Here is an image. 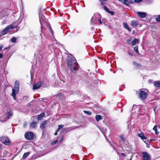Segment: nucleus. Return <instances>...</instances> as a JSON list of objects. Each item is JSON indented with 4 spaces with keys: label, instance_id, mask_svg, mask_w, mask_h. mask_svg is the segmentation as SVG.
Wrapping results in <instances>:
<instances>
[{
    "label": "nucleus",
    "instance_id": "obj_1",
    "mask_svg": "<svg viewBox=\"0 0 160 160\" xmlns=\"http://www.w3.org/2000/svg\"><path fill=\"white\" fill-rule=\"evenodd\" d=\"M76 62L74 58L68 59L67 61L68 68H70L72 71L78 70L79 66Z\"/></svg>",
    "mask_w": 160,
    "mask_h": 160
},
{
    "label": "nucleus",
    "instance_id": "obj_2",
    "mask_svg": "<svg viewBox=\"0 0 160 160\" xmlns=\"http://www.w3.org/2000/svg\"><path fill=\"white\" fill-rule=\"evenodd\" d=\"M19 82L18 81H16L15 82L14 86V89L13 88L12 89V93L11 95L13 97V99L15 100L16 98V93H18L19 91Z\"/></svg>",
    "mask_w": 160,
    "mask_h": 160
},
{
    "label": "nucleus",
    "instance_id": "obj_3",
    "mask_svg": "<svg viewBox=\"0 0 160 160\" xmlns=\"http://www.w3.org/2000/svg\"><path fill=\"white\" fill-rule=\"evenodd\" d=\"M12 116L9 112H7L2 117L0 118V121L1 122H5L7 121L9 118H11Z\"/></svg>",
    "mask_w": 160,
    "mask_h": 160
},
{
    "label": "nucleus",
    "instance_id": "obj_4",
    "mask_svg": "<svg viewBox=\"0 0 160 160\" xmlns=\"http://www.w3.org/2000/svg\"><path fill=\"white\" fill-rule=\"evenodd\" d=\"M0 141L5 145H9L10 143V140L6 137L0 138Z\"/></svg>",
    "mask_w": 160,
    "mask_h": 160
},
{
    "label": "nucleus",
    "instance_id": "obj_5",
    "mask_svg": "<svg viewBox=\"0 0 160 160\" xmlns=\"http://www.w3.org/2000/svg\"><path fill=\"white\" fill-rule=\"evenodd\" d=\"M100 15L99 14H97L94 15L92 17L91 19V22L93 23H95L94 22L95 19H96L97 18H98V20L100 24H102V22L101 20V17H99Z\"/></svg>",
    "mask_w": 160,
    "mask_h": 160
},
{
    "label": "nucleus",
    "instance_id": "obj_6",
    "mask_svg": "<svg viewBox=\"0 0 160 160\" xmlns=\"http://www.w3.org/2000/svg\"><path fill=\"white\" fill-rule=\"evenodd\" d=\"M33 133L31 132H26L24 136L25 138L28 140H32L33 138Z\"/></svg>",
    "mask_w": 160,
    "mask_h": 160
},
{
    "label": "nucleus",
    "instance_id": "obj_7",
    "mask_svg": "<svg viewBox=\"0 0 160 160\" xmlns=\"http://www.w3.org/2000/svg\"><path fill=\"white\" fill-rule=\"evenodd\" d=\"M147 93L144 91L140 90L139 97L142 100L145 99L147 98Z\"/></svg>",
    "mask_w": 160,
    "mask_h": 160
},
{
    "label": "nucleus",
    "instance_id": "obj_8",
    "mask_svg": "<svg viewBox=\"0 0 160 160\" xmlns=\"http://www.w3.org/2000/svg\"><path fill=\"white\" fill-rule=\"evenodd\" d=\"M142 154L143 160H151V157L147 152H143Z\"/></svg>",
    "mask_w": 160,
    "mask_h": 160
},
{
    "label": "nucleus",
    "instance_id": "obj_9",
    "mask_svg": "<svg viewBox=\"0 0 160 160\" xmlns=\"http://www.w3.org/2000/svg\"><path fill=\"white\" fill-rule=\"evenodd\" d=\"M137 13L138 15L141 18H145L146 16V13L144 12H138Z\"/></svg>",
    "mask_w": 160,
    "mask_h": 160
},
{
    "label": "nucleus",
    "instance_id": "obj_10",
    "mask_svg": "<svg viewBox=\"0 0 160 160\" xmlns=\"http://www.w3.org/2000/svg\"><path fill=\"white\" fill-rule=\"evenodd\" d=\"M41 83L40 82H38L34 84L33 86V90L37 89L39 88L41 85Z\"/></svg>",
    "mask_w": 160,
    "mask_h": 160
},
{
    "label": "nucleus",
    "instance_id": "obj_11",
    "mask_svg": "<svg viewBox=\"0 0 160 160\" xmlns=\"http://www.w3.org/2000/svg\"><path fill=\"white\" fill-rule=\"evenodd\" d=\"M138 136L142 140H143V141L145 142H146V138L144 136L143 133H141L138 134Z\"/></svg>",
    "mask_w": 160,
    "mask_h": 160
},
{
    "label": "nucleus",
    "instance_id": "obj_12",
    "mask_svg": "<svg viewBox=\"0 0 160 160\" xmlns=\"http://www.w3.org/2000/svg\"><path fill=\"white\" fill-rule=\"evenodd\" d=\"M56 97L60 100L64 98V96L62 93H59L56 96Z\"/></svg>",
    "mask_w": 160,
    "mask_h": 160
},
{
    "label": "nucleus",
    "instance_id": "obj_13",
    "mask_svg": "<svg viewBox=\"0 0 160 160\" xmlns=\"http://www.w3.org/2000/svg\"><path fill=\"white\" fill-rule=\"evenodd\" d=\"M138 22L137 21H132L131 22L130 25L133 27H135L138 25Z\"/></svg>",
    "mask_w": 160,
    "mask_h": 160
},
{
    "label": "nucleus",
    "instance_id": "obj_14",
    "mask_svg": "<svg viewBox=\"0 0 160 160\" xmlns=\"http://www.w3.org/2000/svg\"><path fill=\"white\" fill-rule=\"evenodd\" d=\"M154 85L155 87L157 88H160V81H154Z\"/></svg>",
    "mask_w": 160,
    "mask_h": 160
},
{
    "label": "nucleus",
    "instance_id": "obj_15",
    "mask_svg": "<svg viewBox=\"0 0 160 160\" xmlns=\"http://www.w3.org/2000/svg\"><path fill=\"white\" fill-rule=\"evenodd\" d=\"M37 124V122L36 121L32 122L30 124V128H34L36 127V125Z\"/></svg>",
    "mask_w": 160,
    "mask_h": 160
},
{
    "label": "nucleus",
    "instance_id": "obj_16",
    "mask_svg": "<svg viewBox=\"0 0 160 160\" xmlns=\"http://www.w3.org/2000/svg\"><path fill=\"white\" fill-rule=\"evenodd\" d=\"M123 26L124 28L128 30V31L131 32V29L129 28L128 24L126 23H123Z\"/></svg>",
    "mask_w": 160,
    "mask_h": 160
},
{
    "label": "nucleus",
    "instance_id": "obj_17",
    "mask_svg": "<svg viewBox=\"0 0 160 160\" xmlns=\"http://www.w3.org/2000/svg\"><path fill=\"white\" fill-rule=\"evenodd\" d=\"M46 124L47 121H44L41 123L40 128H41L43 129L46 127Z\"/></svg>",
    "mask_w": 160,
    "mask_h": 160
},
{
    "label": "nucleus",
    "instance_id": "obj_18",
    "mask_svg": "<svg viewBox=\"0 0 160 160\" xmlns=\"http://www.w3.org/2000/svg\"><path fill=\"white\" fill-rule=\"evenodd\" d=\"M8 31V28L6 27L2 32L1 34L2 35H4L6 34Z\"/></svg>",
    "mask_w": 160,
    "mask_h": 160
},
{
    "label": "nucleus",
    "instance_id": "obj_19",
    "mask_svg": "<svg viewBox=\"0 0 160 160\" xmlns=\"http://www.w3.org/2000/svg\"><path fill=\"white\" fill-rule=\"evenodd\" d=\"M139 41L138 39L136 38H134L132 42V44L133 45H135L137 44L138 43Z\"/></svg>",
    "mask_w": 160,
    "mask_h": 160
},
{
    "label": "nucleus",
    "instance_id": "obj_20",
    "mask_svg": "<svg viewBox=\"0 0 160 160\" xmlns=\"http://www.w3.org/2000/svg\"><path fill=\"white\" fill-rule=\"evenodd\" d=\"M45 114L44 113H42L38 115V120H41L42 118L44 117Z\"/></svg>",
    "mask_w": 160,
    "mask_h": 160
},
{
    "label": "nucleus",
    "instance_id": "obj_21",
    "mask_svg": "<svg viewBox=\"0 0 160 160\" xmlns=\"http://www.w3.org/2000/svg\"><path fill=\"white\" fill-rule=\"evenodd\" d=\"M133 64L136 66V68H139L141 67V65L140 64L137 63L135 62H133Z\"/></svg>",
    "mask_w": 160,
    "mask_h": 160
},
{
    "label": "nucleus",
    "instance_id": "obj_22",
    "mask_svg": "<svg viewBox=\"0 0 160 160\" xmlns=\"http://www.w3.org/2000/svg\"><path fill=\"white\" fill-rule=\"evenodd\" d=\"M29 153L28 152L25 153L22 157V158L25 159L29 155Z\"/></svg>",
    "mask_w": 160,
    "mask_h": 160
},
{
    "label": "nucleus",
    "instance_id": "obj_23",
    "mask_svg": "<svg viewBox=\"0 0 160 160\" xmlns=\"http://www.w3.org/2000/svg\"><path fill=\"white\" fill-rule=\"evenodd\" d=\"M96 120L98 121L102 119L101 116L100 115H97L95 117Z\"/></svg>",
    "mask_w": 160,
    "mask_h": 160
},
{
    "label": "nucleus",
    "instance_id": "obj_24",
    "mask_svg": "<svg viewBox=\"0 0 160 160\" xmlns=\"http://www.w3.org/2000/svg\"><path fill=\"white\" fill-rule=\"evenodd\" d=\"M153 130L155 131V134L157 135H158L159 133V132H157V126L156 125H155L153 128Z\"/></svg>",
    "mask_w": 160,
    "mask_h": 160
},
{
    "label": "nucleus",
    "instance_id": "obj_25",
    "mask_svg": "<svg viewBox=\"0 0 160 160\" xmlns=\"http://www.w3.org/2000/svg\"><path fill=\"white\" fill-rule=\"evenodd\" d=\"M6 28H8L9 30V29H12L14 28V27L12 25H9L7 26Z\"/></svg>",
    "mask_w": 160,
    "mask_h": 160
},
{
    "label": "nucleus",
    "instance_id": "obj_26",
    "mask_svg": "<svg viewBox=\"0 0 160 160\" xmlns=\"http://www.w3.org/2000/svg\"><path fill=\"white\" fill-rule=\"evenodd\" d=\"M16 39L15 37H13L11 39V42L12 43H15L16 42Z\"/></svg>",
    "mask_w": 160,
    "mask_h": 160
},
{
    "label": "nucleus",
    "instance_id": "obj_27",
    "mask_svg": "<svg viewBox=\"0 0 160 160\" xmlns=\"http://www.w3.org/2000/svg\"><path fill=\"white\" fill-rule=\"evenodd\" d=\"M134 51H135V52L137 54H138L139 53V52H138V47H137V46L135 47L134 48Z\"/></svg>",
    "mask_w": 160,
    "mask_h": 160
},
{
    "label": "nucleus",
    "instance_id": "obj_28",
    "mask_svg": "<svg viewBox=\"0 0 160 160\" xmlns=\"http://www.w3.org/2000/svg\"><path fill=\"white\" fill-rule=\"evenodd\" d=\"M122 3L123 4L127 6H128L129 4V2H128V1H126V0H124Z\"/></svg>",
    "mask_w": 160,
    "mask_h": 160
},
{
    "label": "nucleus",
    "instance_id": "obj_29",
    "mask_svg": "<svg viewBox=\"0 0 160 160\" xmlns=\"http://www.w3.org/2000/svg\"><path fill=\"white\" fill-rule=\"evenodd\" d=\"M64 127L63 125H60L58 126V131H59L60 129Z\"/></svg>",
    "mask_w": 160,
    "mask_h": 160
},
{
    "label": "nucleus",
    "instance_id": "obj_30",
    "mask_svg": "<svg viewBox=\"0 0 160 160\" xmlns=\"http://www.w3.org/2000/svg\"><path fill=\"white\" fill-rule=\"evenodd\" d=\"M103 9L107 12L108 13L109 12V9L106 6H104L103 7Z\"/></svg>",
    "mask_w": 160,
    "mask_h": 160
},
{
    "label": "nucleus",
    "instance_id": "obj_31",
    "mask_svg": "<svg viewBox=\"0 0 160 160\" xmlns=\"http://www.w3.org/2000/svg\"><path fill=\"white\" fill-rule=\"evenodd\" d=\"M84 112L85 113L87 114L88 115H91L92 114V113L91 112L88 111H84Z\"/></svg>",
    "mask_w": 160,
    "mask_h": 160
},
{
    "label": "nucleus",
    "instance_id": "obj_32",
    "mask_svg": "<svg viewBox=\"0 0 160 160\" xmlns=\"http://www.w3.org/2000/svg\"><path fill=\"white\" fill-rule=\"evenodd\" d=\"M156 20L159 22H160V15L157 16L156 18Z\"/></svg>",
    "mask_w": 160,
    "mask_h": 160
},
{
    "label": "nucleus",
    "instance_id": "obj_33",
    "mask_svg": "<svg viewBox=\"0 0 160 160\" xmlns=\"http://www.w3.org/2000/svg\"><path fill=\"white\" fill-rule=\"evenodd\" d=\"M120 137L122 140L123 141H125V138L122 135H121L120 136Z\"/></svg>",
    "mask_w": 160,
    "mask_h": 160
},
{
    "label": "nucleus",
    "instance_id": "obj_34",
    "mask_svg": "<svg viewBox=\"0 0 160 160\" xmlns=\"http://www.w3.org/2000/svg\"><path fill=\"white\" fill-rule=\"evenodd\" d=\"M142 0H134V1L137 3H139L142 2Z\"/></svg>",
    "mask_w": 160,
    "mask_h": 160
},
{
    "label": "nucleus",
    "instance_id": "obj_35",
    "mask_svg": "<svg viewBox=\"0 0 160 160\" xmlns=\"http://www.w3.org/2000/svg\"><path fill=\"white\" fill-rule=\"evenodd\" d=\"M65 131V128L63 129L60 132V133L62 134Z\"/></svg>",
    "mask_w": 160,
    "mask_h": 160
},
{
    "label": "nucleus",
    "instance_id": "obj_36",
    "mask_svg": "<svg viewBox=\"0 0 160 160\" xmlns=\"http://www.w3.org/2000/svg\"><path fill=\"white\" fill-rule=\"evenodd\" d=\"M57 142H58V141L57 140H55L52 142V144H55Z\"/></svg>",
    "mask_w": 160,
    "mask_h": 160
},
{
    "label": "nucleus",
    "instance_id": "obj_37",
    "mask_svg": "<svg viewBox=\"0 0 160 160\" xmlns=\"http://www.w3.org/2000/svg\"><path fill=\"white\" fill-rule=\"evenodd\" d=\"M108 13H110L111 15H113L114 14V12H112V11H109V12Z\"/></svg>",
    "mask_w": 160,
    "mask_h": 160
},
{
    "label": "nucleus",
    "instance_id": "obj_38",
    "mask_svg": "<svg viewBox=\"0 0 160 160\" xmlns=\"http://www.w3.org/2000/svg\"><path fill=\"white\" fill-rule=\"evenodd\" d=\"M3 47V46L2 45H0V50L2 49Z\"/></svg>",
    "mask_w": 160,
    "mask_h": 160
},
{
    "label": "nucleus",
    "instance_id": "obj_39",
    "mask_svg": "<svg viewBox=\"0 0 160 160\" xmlns=\"http://www.w3.org/2000/svg\"><path fill=\"white\" fill-rule=\"evenodd\" d=\"M3 57V54L2 53H0V58H1Z\"/></svg>",
    "mask_w": 160,
    "mask_h": 160
},
{
    "label": "nucleus",
    "instance_id": "obj_40",
    "mask_svg": "<svg viewBox=\"0 0 160 160\" xmlns=\"http://www.w3.org/2000/svg\"><path fill=\"white\" fill-rule=\"evenodd\" d=\"M157 108V107H155L153 108V111L154 112H155V111Z\"/></svg>",
    "mask_w": 160,
    "mask_h": 160
},
{
    "label": "nucleus",
    "instance_id": "obj_41",
    "mask_svg": "<svg viewBox=\"0 0 160 160\" xmlns=\"http://www.w3.org/2000/svg\"><path fill=\"white\" fill-rule=\"evenodd\" d=\"M128 2H129V3H133V2L132 1H129Z\"/></svg>",
    "mask_w": 160,
    "mask_h": 160
},
{
    "label": "nucleus",
    "instance_id": "obj_42",
    "mask_svg": "<svg viewBox=\"0 0 160 160\" xmlns=\"http://www.w3.org/2000/svg\"><path fill=\"white\" fill-rule=\"evenodd\" d=\"M58 130H57L56 131V132H55L54 133V135H56L57 134L58 132Z\"/></svg>",
    "mask_w": 160,
    "mask_h": 160
},
{
    "label": "nucleus",
    "instance_id": "obj_43",
    "mask_svg": "<svg viewBox=\"0 0 160 160\" xmlns=\"http://www.w3.org/2000/svg\"><path fill=\"white\" fill-rule=\"evenodd\" d=\"M121 154L123 157L125 156H126V154L125 153H122Z\"/></svg>",
    "mask_w": 160,
    "mask_h": 160
},
{
    "label": "nucleus",
    "instance_id": "obj_44",
    "mask_svg": "<svg viewBox=\"0 0 160 160\" xmlns=\"http://www.w3.org/2000/svg\"><path fill=\"white\" fill-rule=\"evenodd\" d=\"M9 48V47H8V48H5L4 49V50H6L7 49H8V48Z\"/></svg>",
    "mask_w": 160,
    "mask_h": 160
},
{
    "label": "nucleus",
    "instance_id": "obj_45",
    "mask_svg": "<svg viewBox=\"0 0 160 160\" xmlns=\"http://www.w3.org/2000/svg\"><path fill=\"white\" fill-rule=\"evenodd\" d=\"M33 119H35L36 118V117L35 116H33L32 117Z\"/></svg>",
    "mask_w": 160,
    "mask_h": 160
},
{
    "label": "nucleus",
    "instance_id": "obj_46",
    "mask_svg": "<svg viewBox=\"0 0 160 160\" xmlns=\"http://www.w3.org/2000/svg\"><path fill=\"white\" fill-rule=\"evenodd\" d=\"M119 1H120V2H123V1H124V0H118Z\"/></svg>",
    "mask_w": 160,
    "mask_h": 160
},
{
    "label": "nucleus",
    "instance_id": "obj_47",
    "mask_svg": "<svg viewBox=\"0 0 160 160\" xmlns=\"http://www.w3.org/2000/svg\"><path fill=\"white\" fill-rule=\"evenodd\" d=\"M128 54L130 55H132V54H131V53L128 52Z\"/></svg>",
    "mask_w": 160,
    "mask_h": 160
},
{
    "label": "nucleus",
    "instance_id": "obj_48",
    "mask_svg": "<svg viewBox=\"0 0 160 160\" xmlns=\"http://www.w3.org/2000/svg\"><path fill=\"white\" fill-rule=\"evenodd\" d=\"M1 160H6L5 159H2Z\"/></svg>",
    "mask_w": 160,
    "mask_h": 160
},
{
    "label": "nucleus",
    "instance_id": "obj_49",
    "mask_svg": "<svg viewBox=\"0 0 160 160\" xmlns=\"http://www.w3.org/2000/svg\"><path fill=\"white\" fill-rule=\"evenodd\" d=\"M129 160H132V158H131V159H129Z\"/></svg>",
    "mask_w": 160,
    "mask_h": 160
},
{
    "label": "nucleus",
    "instance_id": "obj_50",
    "mask_svg": "<svg viewBox=\"0 0 160 160\" xmlns=\"http://www.w3.org/2000/svg\"><path fill=\"white\" fill-rule=\"evenodd\" d=\"M104 1H107L108 0H103Z\"/></svg>",
    "mask_w": 160,
    "mask_h": 160
},
{
    "label": "nucleus",
    "instance_id": "obj_51",
    "mask_svg": "<svg viewBox=\"0 0 160 160\" xmlns=\"http://www.w3.org/2000/svg\"><path fill=\"white\" fill-rule=\"evenodd\" d=\"M126 1H129V0H126Z\"/></svg>",
    "mask_w": 160,
    "mask_h": 160
}]
</instances>
